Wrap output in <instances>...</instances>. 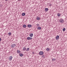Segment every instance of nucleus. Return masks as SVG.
<instances>
[{"label":"nucleus","instance_id":"5701e85b","mask_svg":"<svg viewBox=\"0 0 67 67\" xmlns=\"http://www.w3.org/2000/svg\"><path fill=\"white\" fill-rule=\"evenodd\" d=\"M36 25H37V26H38L39 25H39V24H36Z\"/></svg>","mask_w":67,"mask_h":67},{"label":"nucleus","instance_id":"9b49d317","mask_svg":"<svg viewBox=\"0 0 67 67\" xmlns=\"http://www.w3.org/2000/svg\"><path fill=\"white\" fill-rule=\"evenodd\" d=\"M27 27H32V25H31L30 24L28 25H27Z\"/></svg>","mask_w":67,"mask_h":67},{"label":"nucleus","instance_id":"a878e982","mask_svg":"<svg viewBox=\"0 0 67 67\" xmlns=\"http://www.w3.org/2000/svg\"><path fill=\"white\" fill-rule=\"evenodd\" d=\"M1 38H0V42H1Z\"/></svg>","mask_w":67,"mask_h":67},{"label":"nucleus","instance_id":"4468645a","mask_svg":"<svg viewBox=\"0 0 67 67\" xmlns=\"http://www.w3.org/2000/svg\"><path fill=\"white\" fill-rule=\"evenodd\" d=\"M50 49H49V48H47L46 49V50L47 51H49Z\"/></svg>","mask_w":67,"mask_h":67},{"label":"nucleus","instance_id":"39448f33","mask_svg":"<svg viewBox=\"0 0 67 67\" xmlns=\"http://www.w3.org/2000/svg\"><path fill=\"white\" fill-rule=\"evenodd\" d=\"M59 38V36H57L56 37V39L57 40H58Z\"/></svg>","mask_w":67,"mask_h":67},{"label":"nucleus","instance_id":"dca6fc26","mask_svg":"<svg viewBox=\"0 0 67 67\" xmlns=\"http://www.w3.org/2000/svg\"><path fill=\"white\" fill-rule=\"evenodd\" d=\"M21 15L22 16H24L25 15V13H23Z\"/></svg>","mask_w":67,"mask_h":67},{"label":"nucleus","instance_id":"6ab92c4d","mask_svg":"<svg viewBox=\"0 0 67 67\" xmlns=\"http://www.w3.org/2000/svg\"><path fill=\"white\" fill-rule=\"evenodd\" d=\"M40 19V17H37L36 18V19L37 20H39Z\"/></svg>","mask_w":67,"mask_h":67},{"label":"nucleus","instance_id":"ddd939ff","mask_svg":"<svg viewBox=\"0 0 67 67\" xmlns=\"http://www.w3.org/2000/svg\"><path fill=\"white\" fill-rule=\"evenodd\" d=\"M23 27L24 28H25V27H26V25H24L23 26Z\"/></svg>","mask_w":67,"mask_h":67},{"label":"nucleus","instance_id":"393cba45","mask_svg":"<svg viewBox=\"0 0 67 67\" xmlns=\"http://www.w3.org/2000/svg\"><path fill=\"white\" fill-rule=\"evenodd\" d=\"M51 5H52V4H50L49 5V6H51Z\"/></svg>","mask_w":67,"mask_h":67},{"label":"nucleus","instance_id":"2eb2a0df","mask_svg":"<svg viewBox=\"0 0 67 67\" xmlns=\"http://www.w3.org/2000/svg\"><path fill=\"white\" fill-rule=\"evenodd\" d=\"M8 35L9 36H11L12 35L11 33V32H9L8 34Z\"/></svg>","mask_w":67,"mask_h":67},{"label":"nucleus","instance_id":"f3484780","mask_svg":"<svg viewBox=\"0 0 67 67\" xmlns=\"http://www.w3.org/2000/svg\"><path fill=\"white\" fill-rule=\"evenodd\" d=\"M37 29L38 30H40L41 29V27H37Z\"/></svg>","mask_w":67,"mask_h":67},{"label":"nucleus","instance_id":"bb28decb","mask_svg":"<svg viewBox=\"0 0 67 67\" xmlns=\"http://www.w3.org/2000/svg\"><path fill=\"white\" fill-rule=\"evenodd\" d=\"M32 54H34V52H32Z\"/></svg>","mask_w":67,"mask_h":67},{"label":"nucleus","instance_id":"20e7f679","mask_svg":"<svg viewBox=\"0 0 67 67\" xmlns=\"http://www.w3.org/2000/svg\"><path fill=\"white\" fill-rule=\"evenodd\" d=\"M12 56H10L9 57V60H11L12 59Z\"/></svg>","mask_w":67,"mask_h":67},{"label":"nucleus","instance_id":"4be33fe9","mask_svg":"<svg viewBox=\"0 0 67 67\" xmlns=\"http://www.w3.org/2000/svg\"><path fill=\"white\" fill-rule=\"evenodd\" d=\"M52 61H55V59H52Z\"/></svg>","mask_w":67,"mask_h":67},{"label":"nucleus","instance_id":"423d86ee","mask_svg":"<svg viewBox=\"0 0 67 67\" xmlns=\"http://www.w3.org/2000/svg\"><path fill=\"white\" fill-rule=\"evenodd\" d=\"M32 38L30 37H28L27 38V39L28 40H32Z\"/></svg>","mask_w":67,"mask_h":67},{"label":"nucleus","instance_id":"6e6552de","mask_svg":"<svg viewBox=\"0 0 67 67\" xmlns=\"http://www.w3.org/2000/svg\"><path fill=\"white\" fill-rule=\"evenodd\" d=\"M44 11L46 12L47 11H48V8H46L44 9Z\"/></svg>","mask_w":67,"mask_h":67},{"label":"nucleus","instance_id":"c85d7f7f","mask_svg":"<svg viewBox=\"0 0 67 67\" xmlns=\"http://www.w3.org/2000/svg\"><path fill=\"white\" fill-rule=\"evenodd\" d=\"M18 0V1H20V0Z\"/></svg>","mask_w":67,"mask_h":67},{"label":"nucleus","instance_id":"412c9836","mask_svg":"<svg viewBox=\"0 0 67 67\" xmlns=\"http://www.w3.org/2000/svg\"><path fill=\"white\" fill-rule=\"evenodd\" d=\"M63 31H65V30H66V29H65V28H64L63 29Z\"/></svg>","mask_w":67,"mask_h":67},{"label":"nucleus","instance_id":"b1692460","mask_svg":"<svg viewBox=\"0 0 67 67\" xmlns=\"http://www.w3.org/2000/svg\"><path fill=\"white\" fill-rule=\"evenodd\" d=\"M44 56H45V55H43L42 56V57H44Z\"/></svg>","mask_w":67,"mask_h":67},{"label":"nucleus","instance_id":"0eeeda50","mask_svg":"<svg viewBox=\"0 0 67 67\" xmlns=\"http://www.w3.org/2000/svg\"><path fill=\"white\" fill-rule=\"evenodd\" d=\"M26 47H23V50L24 51H26Z\"/></svg>","mask_w":67,"mask_h":67},{"label":"nucleus","instance_id":"9d476101","mask_svg":"<svg viewBox=\"0 0 67 67\" xmlns=\"http://www.w3.org/2000/svg\"><path fill=\"white\" fill-rule=\"evenodd\" d=\"M30 37H32L33 36V34H30Z\"/></svg>","mask_w":67,"mask_h":67},{"label":"nucleus","instance_id":"f03ea898","mask_svg":"<svg viewBox=\"0 0 67 67\" xmlns=\"http://www.w3.org/2000/svg\"><path fill=\"white\" fill-rule=\"evenodd\" d=\"M59 22L61 23H64V20L63 19H60L59 20Z\"/></svg>","mask_w":67,"mask_h":67},{"label":"nucleus","instance_id":"c756f323","mask_svg":"<svg viewBox=\"0 0 67 67\" xmlns=\"http://www.w3.org/2000/svg\"><path fill=\"white\" fill-rule=\"evenodd\" d=\"M0 6H1V4H0Z\"/></svg>","mask_w":67,"mask_h":67},{"label":"nucleus","instance_id":"7ed1b4c3","mask_svg":"<svg viewBox=\"0 0 67 67\" xmlns=\"http://www.w3.org/2000/svg\"><path fill=\"white\" fill-rule=\"evenodd\" d=\"M39 53L40 55H43L44 54V52L43 51H40Z\"/></svg>","mask_w":67,"mask_h":67},{"label":"nucleus","instance_id":"aec40b11","mask_svg":"<svg viewBox=\"0 0 67 67\" xmlns=\"http://www.w3.org/2000/svg\"><path fill=\"white\" fill-rule=\"evenodd\" d=\"M57 15L58 16H60V14L59 13Z\"/></svg>","mask_w":67,"mask_h":67},{"label":"nucleus","instance_id":"a211bd4d","mask_svg":"<svg viewBox=\"0 0 67 67\" xmlns=\"http://www.w3.org/2000/svg\"><path fill=\"white\" fill-rule=\"evenodd\" d=\"M30 50V48H27L26 50V51H29Z\"/></svg>","mask_w":67,"mask_h":67},{"label":"nucleus","instance_id":"f8f14e48","mask_svg":"<svg viewBox=\"0 0 67 67\" xmlns=\"http://www.w3.org/2000/svg\"><path fill=\"white\" fill-rule=\"evenodd\" d=\"M19 56H21V57H22V56H23V54L22 53H20L19 54Z\"/></svg>","mask_w":67,"mask_h":67},{"label":"nucleus","instance_id":"cd10ccee","mask_svg":"<svg viewBox=\"0 0 67 67\" xmlns=\"http://www.w3.org/2000/svg\"><path fill=\"white\" fill-rule=\"evenodd\" d=\"M5 1H8V0H5Z\"/></svg>","mask_w":67,"mask_h":67},{"label":"nucleus","instance_id":"f257e3e1","mask_svg":"<svg viewBox=\"0 0 67 67\" xmlns=\"http://www.w3.org/2000/svg\"><path fill=\"white\" fill-rule=\"evenodd\" d=\"M15 46H16V44H13L11 45L12 48H14Z\"/></svg>","mask_w":67,"mask_h":67},{"label":"nucleus","instance_id":"1a4fd4ad","mask_svg":"<svg viewBox=\"0 0 67 67\" xmlns=\"http://www.w3.org/2000/svg\"><path fill=\"white\" fill-rule=\"evenodd\" d=\"M17 52L18 53V54H20V53H21V52L20 51H19V50H17Z\"/></svg>","mask_w":67,"mask_h":67}]
</instances>
